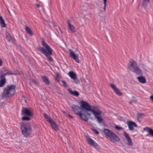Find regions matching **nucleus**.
Here are the masks:
<instances>
[{"label":"nucleus","mask_w":153,"mask_h":153,"mask_svg":"<svg viewBox=\"0 0 153 153\" xmlns=\"http://www.w3.org/2000/svg\"><path fill=\"white\" fill-rule=\"evenodd\" d=\"M85 137L86 138V141L88 142L89 145L92 146L94 147L98 146L97 144L91 138H89L87 136H85Z\"/></svg>","instance_id":"nucleus-8"},{"label":"nucleus","mask_w":153,"mask_h":153,"mask_svg":"<svg viewBox=\"0 0 153 153\" xmlns=\"http://www.w3.org/2000/svg\"><path fill=\"white\" fill-rule=\"evenodd\" d=\"M151 115L152 116H153V114Z\"/></svg>","instance_id":"nucleus-46"},{"label":"nucleus","mask_w":153,"mask_h":153,"mask_svg":"<svg viewBox=\"0 0 153 153\" xmlns=\"http://www.w3.org/2000/svg\"><path fill=\"white\" fill-rule=\"evenodd\" d=\"M130 64L128 65V68L130 71L138 75H141L143 72L141 69L138 68L136 62L134 60L129 61Z\"/></svg>","instance_id":"nucleus-6"},{"label":"nucleus","mask_w":153,"mask_h":153,"mask_svg":"<svg viewBox=\"0 0 153 153\" xmlns=\"http://www.w3.org/2000/svg\"><path fill=\"white\" fill-rule=\"evenodd\" d=\"M124 137L127 139L128 141V144L129 146H132L133 145V142L129 137L128 134L126 132H124Z\"/></svg>","instance_id":"nucleus-12"},{"label":"nucleus","mask_w":153,"mask_h":153,"mask_svg":"<svg viewBox=\"0 0 153 153\" xmlns=\"http://www.w3.org/2000/svg\"><path fill=\"white\" fill-rule=\"evenodd\" d=\"M63 113H66V112L65 111H63Z\"/></svg>","instance_id":"nucleus-44"},{"label":"nucleus","mask_w":153,"mask_h":153,"mask_svg":"<svg viewBox=\"0 0 153 153\" xmlns=\"http://www.w3.org/2000/svg\"><path fill=\"white\" fill-rule=\"evenodd\" d=\"M110 86L117 95L119 96H121L123 95L122 93L120 91V90L116 87L114 84L111 83L110 84Z\"/></svg>","instance_id":"nucleus-9"},{"label":"nucleus","mask_w":153,"mask_h":153,"mask_svg":"<svg viewBox=\"0 0 153 153\" xmlns=\"http://www.w3.org/2000/svg\"><path fill=\"white\" fill-rule=\"evenodd\" d=\"M8 74H7V72L6 73H4V74H1V75L3 76H6Z\"/></svg>","instance_id":"nucleus-39"},{"label":"nucleus","mask_w":153,"mask_h":153,"mask_svg":"<svg viewBox=\"0 0 153 153\" xmlns=\"http://www.w3.org/2000/svg\"><path fill=\"white\" fill-rule=\"evenodd\" d=\"M32 82L33 83H34L36 85H37L38 84V83H39L37 81V80L35 79H33Z\"/></svg>","instance_id":"nucleus-31"},{"label":"nucleus","mask_w":153,"mask_h":153,"mask_svg":"<svg viewBox=\"0 0 153 153\" xmlns=\"http://www.w3.org/2000/svg\"><path fill=\"white\" fill-rule=\"evenodd\" d=\"M62 82L63 83V85L65 87H68V85L66 84L65 80H62Z\"/></svg>","instance_id":"nucleus-32"},{"label":"nucleus","mask_w":153,"mask_h":153,"mask_svg":"<svg viewBox=\"0 0 153 153\" xmlns=\"http://www.w3.org/2000/svg\"><path fill=\"white\" fill-rule=\"evenodd\" d=\"M149 0H143L142 6L144 8H146Z\"/></svg>","instance_id":"nucleus-24"},{"label":"nucleus","mask_w":153,"mask_h":153,"mask_svg":"<svg viewBox=\"0 0 153 153\" xmlns=\"http://www.w3.org/2000/svg\"><path fill=\"white\" fill-rule=\"evenodd\" d=\"M139 82L142 83H145L146 82V80L145 77L143 76H138L137 77Z\"/></svg>","instance_id":"nucleus-17"},{"label":"nucleus","mask_w":153,"mask_h":153,"mask_svg":"<svg viewBox=\"0 0 153 153\" xmlns=\"http://www.w3.org/2000/svg\"><path fill=\"white\" fill-rule=\"evenodd\" d=\"M41 77L42 81L45 84L47 85H49V81L47 76H41Z\"/></svg>","instance_id":"nucleus-15"},{"label":"nucleus","mask_w":153,"mask_h":153,"mask_svg":"<svg viewBox=\"0 0 153 153\" xmlns=\"http://www.w3.org/2000/svg\"><path fill=\"white\" fill-rule=\"evenodd\" d=\"M36 5L38 7H39L40 6V5L39 4H36Z\"/></svg>","instance_id":"nucleus-41"},{"label":"nucleus","mask_w":153,"mask_h":153,"mask_svg":"<svg viewBox=\"0 0 153 153\" xmlns=\"http://www.w3.org/2000/svg\"><path fill=\"white\" fill-rule=\"evenodd\" d=\"M56 80L58 82H59V80H60L59 77V74L58 73H56Z\"/></svg>","instance_id":"nucleus-27"},{"label":"nucleus","mask_w":153,"mask_h":153,"mask_svg":"<svg viewBox=\"0 0 153 153\" xmlns=\"http://www.w3.org/2000/svg\"><path fill=\"white\" fill-rule=\"evenodd\" d=\"M119 118L120 119V120H122V119H123V118L121 117H119Z\"/></svg>","instance_id":"nucleus-42"},{"label":"nucleus","mask_w":153,"mask_h":153,"mask_svg":"<svg viewBox=\"0 0 153 153\" xmlns=\"http://www.w3.org/2000/svg\"><path fill=\"white\" fill-rule=\"evenodd\" d=\"M68 91L70 94H71L77 97L79 95V92L77 91H73L70 89H68Z\"/></svg>","instance_id":"nucleus-18"},{"label":"nucleus","mask_w":153,"mask_h":153,"mask_svg":"<svg viewBox=\"0 0 153 153\" xmlns=\"http://www.w3.org/2000/svg\"><path fill=\"white\" fill-rule=\"evenodd\" d=\"M145 116L143 113H138L137 114V119L138 120H139L140 119L142 118L143 117Z\"/></svg>","instance_id":"nucleus-22"},{"label":"nucleus","mask_w":153,"mask_h":153,"mask_svg":"<svg viewBox=\"0 0 153 153\" xmlns=\"http://www.w3.org/2000/svg\"><path fill=\"white\" fill-rule=\"evenodd\" d=\"M67 115L69 117L71 118L72 119H73V117L72 116H71V115H70V114H67Z\"/></svg>","instance_id":"nucleus-38"},{"label":"nucleus","mask_w":153,"mask_h":153,"mask_svg":"<svg viewBox=\"0 0 153 153\" xmlns=\"http://www.w3.org/2000/svg\"><path fill=\"white\" fill-rule=\"evenodd\" d=\"M67 22L68 27L72 32L74 33L75 32V30L74 26L70 23V21L69 20L67 19Z\"/></svg>","instance_id":"nucleus-14"},{"label":"nucleus","mask_w":153,"mask_h":153,"mask_svg":"<svg viewBox=\"0 0 153 153\" xmlns=\"http://www.w3.org/2000/svg\"><path fill=\"white\" fill-rule=\"evenodd\" d=\"M25 29L26 32L29 34H30V35L31 36H32L33 35V33L32 31L31 30V29L28 27L27 26H26Z\"/></svg>","instance_id":"nucleus-19"},{"label":"nucleus","mask_w":153,"mask_h":153,"mask_svg":"<svg viewBox=\"0 0 153 153\" xmlns=\"http://www.w3.org/2000/svg\"><path fill=\"white\" fill-rule=\"evenodd\" d=\"M51 124L52 128L55 130L56 131L58 130V126L53 121V120H52L49 123Z\"/></svg>","instance_id":"nucleus-13"},{"label":"nucleus","mask_w":153,"mask_h":153,"mask_svg":"<svg viewBox=\"0 0 153 153\" xmlns=\"http://www.w3.org/2000/svg\"><path fill=\"white\" fill-rule=\"evenodd\" d=\"M69 75L71 78L73 79H76L77 78V75L76 74L74 71H70L68 73Z\"/></svg>","instance_id":"nucleus-16"},{"label":"nucleus","mask_w":153,"mask_h":153,"mask_svg":"<svg viewBox=\"0 0 153 153\" xmlns=\"http://www.w3.org/2000/svg\"><path fill=\"white\" fill-rule=\"evenodd\" d=\"M22 119L23 120L28 121L30 119V118L27 116H24L22 117Z\"/></svg>","instance_id":"nucleus-25"},{"label":"nucleus","mask_w":153,"mask_h":153,"mask_svg":"<svg viewBox=\"0 0 153 153\" xmlns=\"http://www.w3.org/2000/svg\"><path fill=\"white\" fill-rule=\"evenodd\" d=\"M150 98L153 101V95L151 96Z\"/></svg>","instance_id":"nucleus-40"},{"label":"nucleus","mask_w":153,"mask_h":153,"mask_svg":"<svg viewBox=\"0 0 153 153\" xmlns=\"http://www.w3.org/2000/svg\"><path fill=\"white\" fill-rule=\"evenodd\" d=\"M69 51L70 52V54L71 57L75 60L76 62L78 63H79V60L78 59V56L71 49H69Z\"/></svg>","instance_id":"nucleus-11"},{"label":"nucleus","mask_w":153,"mask_h":153,"mask_svg":"<svg viewBox=\"0 0 153 153\" xmlns=\"http://www.w3.org/2000/svg\"><path fill=\"white\" fill-rule=\"evenodd\" d=\"M22 113L23 115L27 116H31L32 115V114L30 111L29 109L25 107H22Z\"/></svg>","instance_id":"nucleus-7"},{"label":"nucleus","mask_w":153,"mask_h":153,"mask_svg":"<svg viewBox=\"0 0 153 153\" xmlns=\"http://www.w3.org/2000/svg\"><path fill=\"white\" fill-rule=\"evenodd\" d=\"M5 35L6 38L8 42L13 41V39L11 37L10 35L8 33L6 32Z\"/></svg>","instance_id":"nucleus-21"},{"label":"nucleus","mask_w":153,"mask_h":153,"mask_svg":"<svg viewBox=\"0 0 153 153\" xmlns=\"http://www.w3.org/2000/svg\"><path fill=\"white\" fill-rule=\"evenodd\" d=\"M127 125L128 126L129 129L130 130H132L134 129V127H137V126L136 123L133 121L131 120H129L127 122Z\"/></svg>","instance_id":"nucleus-10"},{"label":"nucleus","mask_w":153,"mask_h":153,"mask_svg":"<svg viewBox=\"0 0 153 153\" xmlns=\"http://www.w3.org/2000/svg\"><path fill=\"white\" fill-rule=\"evenodd\" d=\"M132 101H130L129 102V103L130 104H131V103H132Z\"/></svg>","instance_id":"nucleus-43"},{"label":"nucleus","mask_w":153,"mask_h":153,"mask_svg":"<svg viewBox=\"0 0 153 153\" xmlns=\"http://www.w3.org/2000/svg\"><path fill=\"white\" fill-rule=\"evenodd\" d=\"M43 115L45 118L46 120L49 123L50 122V121H51V120H53L51 118L50 116L45 113H43Z\"/></svg>","instance_id":"nucleus-20"},{"label":"nucleus","mask_w":153,"mask_h":153,"mask_svg":"<svg viewBox=\"0 0 153 153\" xmlns=\"http://www.w3.org/2000/svg\"><path fill=\"white\" fill-rule=\"evenodd\" d=\"M16 86L14 85L7 86L3 89L2 94L3 98H10L14 95L16 93Z\"/></svg>","instance_id":"nucleus-3"},{"label":"nucleus","mask_w":153,"mask_h":153,"mask_svg":"<svg viewBox=\"0 0 153 153\" xmlns=\"http://www.w3.org/2000/svg\"><path fill=\"white\" fill-rule=\"evenodd\" d=\"M148 129L149 134L146 135L147 136H149V134H150L153 137V130L149 127H147Z\"/></svg>","instance_id":"nucleus-23"},{"label":"nucleus","mask_w":153,"mask_h":153,"mask_svg":"<svg viewBox=\"0 0 153 153\" xmlns=\"http://www.w3.org/2000/svg\"><path fill=\"white\" fill-rule=\"evenodd\" d=\"M143 129H144V130H145V128H143Z\"/></svg>","instance_id":"nucleus-45"},{"label":"nucleus","mask_w":153,"mask_h":153,"mask_svg":"<svg viewBox=\"0 0 153 153\" xmlns=\"http://www.w3.org/2000/svg\"><path fill=\"white\" fill-rule=\"evenodd\" d=\"M21 128L22 134L26 137H28L32 131L31 127L28 122L21 123Z\"/></svg>","instance_id":"nucleus-5"},{"label":"nucleus","mask_w":153,"mask_h":153,"mask_svg":"<svg viewBox=\"0 0 153 153\" xmlns=\"http://www.w3.org/2000/svg\"><path fill=\"white\" fill-rule=\"evenodd\" d=\"M42 46L45 48V49H44V48L38 46L37 47V49L44 54L49 61L51 62H53V60L51 56V55L53 54L51 48L45 42L43 39L42 40Z\"/></svg>","instance_id":"nucleus-2"},{"label":"nucleus","mask_w":153,"mask_h":153,"mask_svg":"<svg viewBox=\"0 0 153 153\" xmlns=\"http://www.w3.org/2000/svg\"><path fill=\"white\" fill-rule=\"evenodd\" d=\"M3 62L2 59L0 58V66H1L2 65Z\"/></svg>","instance_id":"nucleus-37"},{"label":"nucleus","mask_w":153,"mask_h":153,"mask_svg":"<svg viewBox=\"0 0 153 153\" xmlns=\"http://www.w3.org/2000/svg\"><path fill=\"white\" fill-rule=\"evenodd\" d=\"M103 1L104 3V6L103 7V10L105 11V8H106L107 0H103Z\"/></svg>","instance_id":"nucleus-28"},{"label":"nucleus","mask_w":153,"mask_h":153,"mask_svg":"<svg viewBox=\"0 0 153 153\" xmlns=\"http://www.w3.org/2000/svg\"><path fill=\"white\" fill-rule=\"evenodd\" d=\"M132 99L131 100V101L132 102H137V99L135 97H134V96H132Z\"/></svg>","instance_id":"nucleus-30"},{"label":"nucleus","mask_w":153,"mask_h":153,"mask_svg":"<svg viewBox=\"0 0 153 153\" xmlns=\"http://www.w3.org/2000/svg\"><path fill=\"white\" fill-rule=\"evenodd\" d=\"M81 103L80 107L74 105L71 106L72 111L81 119L87 121L88 119L86 116L87 115L90 119L94 120V117H91V114L88 112L90 111L94 115L95 119H97L98 123H100L102 122L103 119L100 117L102 112L98 107L96 106L91 107L87 102L83 100L81 101Z\"/></svg>","instance_id":"nucleus-1"},{"label":"nucleus","mask_w":153,"mask_h":153,"mask_svg":"<svg viewBox=\"0 0 153 153\" xmlns=\"http://www.w3.org/2000/svg\"><path fill=\"white\" fill-rule=\"evenodd\" d=\"M6 82V81L0 80V87H3Z\"/></svg>","instance_id":"nucleus-26"},{"label":"nucleus","mask_w":153,"mask_h":153,"mask_svg":"<svg viewBox=\"0 0 153 153\" xmlns=\"http://www.w3.org/2000/svg\"><path fill=\"white\" fill-rule=\"evenodd\" d=\"M92 131L94 132L96 134H99V132L97 131V130L92 128Z\"/></svg>","instance_id":"nucleus-33"},{"label":"nucleus","mask_w":153,"mask_h":153,"mask_svg":"<svg viewBox=\"0 0 153 153\" xmlns=\"http://www.w3.org/2000/svg\"><path fill=\"white\" fill-rule=\"evenodd\" d=\"M0 80L6 82V79L5 77L1 75L0 76Z\"/></svg>","instance_id":"nucleus-29"},{"label":"nucleus","mask_w":153,"mask_h":153,"mask_svg":"<svg viewBox=\"0 0 153 153\" xmlns=\"http://www.w3.org/2000/svg\"><path fill=\"white\" fill-rule=\"evenodd\" d=\"M7 74L8 75H14L15 74V73H14L10 72V71H9L7 72Z\"/></svg>","instance_id":"nucleus-35"},{"label":"nucleus","mask_w":153,"mask_h":153,"mask_svg":"<svg viewBox=\"0 0 153 153\" xmlns=\"http://www.w3.org/2000/svg\"><path fill=\"white\" fill-rule=\"evenodd\" d=\"M115 128L116 129H117L118 130H120L122 128V127H120L119 126H118L117 125H116L115 126Z\"/></svg>","instance_id":"nucleus-34"},{"label":"nucleus","mask_w":153,"mask_h":153,"mask_svg":"<svg viewBox=\"0 0 153 153\" xmlns=\"http://www.w3.org/2000/svg\"><path fill=\"white\" fill-rule=\"evenodd\" d=\"M103 132L105 135L106 138L112 142L114 143L120 141V138L111 130L108 129H105L103 131Z\"/></svg>","instance_id":"nucleus-4"},{"label":"nucleus","mask_w":153,"mask_h":153,"mask_svg":"<svg viewBox=\"0 0 153 153\" xmlns=\"http://www.w3.org/2000/svg\"><path fill=\"white\" fill-rule=\"evenodd\" d=\"M74 82L75 83L77 84L79 82V81L78 79H74Z\"/></svg>","instance_id":"nucleus-36"}]
</instances>
